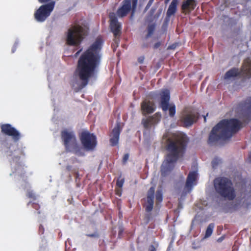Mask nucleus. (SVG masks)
Wrapping results in <instances>:
<instances>
[{
    "label": "nucleus",
    "instance_id": "nucleus-1",
    "mask_svg": "<svg viewBox=\"0 0 251 251\" xmlns=\"http://www.w3.org/2000/svg\"><path fill=\"white\" fill-rule=\"evenodd\" d=\"M103 42L101 37H98L78 58L75 74L81 83L76 92L84 88L88 84L89 79L95 76L101 62L100 51Z\"/></svg>",
    "mask_w": 251,
    "mask_h": 251
},
{
    "label": "nucleus",
    "instance_id": "nucleus-2",
    "mask_svg": "<svg viewBox=\"0 0 251 251\" xmlns=\"http://www.w3.org/2000/svg\"><path fill=\"white\" fill-rule=\"evenodd\" d=\"M188 142L185 135L179 136L174 140H168L166 148L167 153L160 167L161 176H168L174 169L177 161L184 156Z\"/></svg>",
    "mask_w": 251,
    "mask_h": 251
},
{
    "label": "nucleus",
    "instance_id": "nucleus-3",
    "mask_svg": "<svg viewBox=\"0 0 251 251\" xmlns=\"http://www.w3.org/2000/svg\"><path fill=\"white\" fill-rule=\"evenodd\" d=\"M241 127V123L237 119H225L217 124L211 131L208 144L215 145L220 140H226L231 137Z\"/></svg>",
    "mask_w": 251,
    "mask_h": 251
},
{
    "label": "nucleus",
    "instance_id": "nucleus-4",
    "mask_svg": "<svg viewBox=\"0 0 251 251\" xmlns=\"http://www.w3.org/2000/svg\"><path fill=\"white\" fill-rule=\"evenodd\" d=\"M214 186L216 192L225 199L232 201L236 197L232 183L228 178L225 177L216 178L214 180Z\"/></svg>",
    "mask_w": 251,
    "mask_h": 251
},
{
    "label": "nucleus",
    "instance_id": "nucleus-5",
    "mask_svg": "<svg viewBox=\"0 0 251 251\" xmlns=\"http://www.w3.org/2000/svg\"><path fill=\"white\" fill-rule=\"evenodd\" d=\"M61 138L67 152H73L76 155L83 156L85 153L78 145L75 132L65 129L61 132Z\"/></svg>",
    "mask_w": 251,
    "mask_h": 251
},
{
    "label": "nucleus",
    "instance_id": "nucleus-6",
    "mask_svg": "<svg viewBox=\"0 0 251 251\" xmlns=\"http://www.w3.org/2000/svg\"><path fill=\"white\" fill-rule=\"evenodd\" d=\"M88 28L85 26L75 25L68 29L66 43L68 45L78 46L88 34Z\"/></svg>",
    "mask_w": 251,
    "mask_h": 251
},
{
    "label": "nucleus",
    "instance_id": "nucleus-7",
    "mask_svg": "<svg viewBox=\"0 0 251 251\" xmlns=\"http://www.w3.org/2000/svg\"><path fill=\"white\" fill-rule=\"evenodd\" d=\"M160 105L163 111H169L170 117H174L176 112V105L174 103H169L170 100V93L168 89H164L160 93Z\"/></svg>",
    "mask_w": 251,
    "mask_h": 251
},
{
    "label": "nucleus",
    "instance_id": "nucleus-8",
    "mask_svg": "<svg viewBox=\"0 0 251 251\" xmlns=\"http://www.w3.org/2000/svg\"><path fill=\"white\" fill-rule=\"evenodd\" d=\"M109 27L113 33L114 39L111 46L118 47L120 42V36L121 34L122 26L118 22L117 17L113 13L109 14Z\"/></svg>",
    "mask_w": 251,
    "mask_h": 251
},
{
    "label": "nucleus",
    "instance_id": "nucleus-9",
    "mask_svg": "<svg viewBox=\"0 0 251 251\" xmlns=\"http://www.w3.org/2000/svg\"><path fill=\"white\" fill-rule=\"evenodd\" d=\"M55 6V1L42 5L35 12L34 17L36 21L38 22H44L50 15Z\"/></svg>",
    "mask_w": 251,
    "mask_h": 251
},
{
    "label": "nucleus",
    "instance_id": "nucleus-10",
    "mask_svg": "<svg viewBox=\"0 0 251 251\" xmlns=\"http://www.w3.org/2000/svg\"><path fill=\"white\" fill-rule=\"evenodd\" d=\"M80 141L85 150L93 151L97 144L96 136L88 131H82L79 136Z\"/></svg>",
    "mask_w": 251,
    "mask_h": 251
},
{
    "label": "nucleus",
    "instance_id": "nucleus-11",
    "mask_svg": "<svg viewBox=\"0 0 251 251\" xmlns=\"http://www.w3.org/2000/svg\"><path fill=\"white\" fill-rule=\"evenodd\" d=\"M198 119V113L189 108H185L180 117L179 121L183 126H191Z\"/></svg>",
    "mask_w": 251,
    "mask_h": 251
},
{
    "label": "nucleus",
    "instance_id": "nucleus-12",
    "mask_svg": "<svg viewBox=\"0 0 251 251\" xmlns=\"http://www.w3.org/2000/svg\"><path fill=\"white\" fill-rule=\"evenodd\" d=\"M138 0H124L122 6L117 11V14L119 17H124L132 9L133 12L137 6Z\"/></svg>",
    "mask_w": 251,
    "mask_h": 251
},
{
    "label": "nucleus",
    "instance_id": "nucleus-13",
    "mask_svg": "<svg viewBox=\"0 0 251 251\" xmlns=\"http://www.w3.org/2000/svg\"><path fill=\"white\" fill-rule=\"evenodd\" d=\"M0 128L3 134L12 137L15 142H18L21 138L20 133L10 124H3L1 126Z\"/></svg>",
    "mask_w": 251,
    "mask_h": 251
},
{
    "label": "nucleus",
    "instance_id": "nucleus-14",
    "mask_svg": "<svg viewBox=\"0 0 251 251\" xmlns=\"http://www.w3.org/2000/svg\"><path fill=\"white\" fill-rule=\"evenodd\" d=\"M161 117V114L157 112L152 116H148L146 118H143L141 123L144 128L149 129L152 126L157 124L160 121Z\"/></svg>",
    "mask_w": 251,
    "mask_h": 251
},
{
    "label": "nucleus",
    "instance_id": "nucleus-15",
    "mask_svg": "<svg viewBox=\"0 0 251 251\" xmlns=\"http://www.w3.org/2000/svg\"><path fill=\"white\" fill-rule=\"evenodd\" d=\"M155 188L153 186L151 187L147 192V198L145 200V203L143 204V207L147 212H150L152 211L154 199Z\"/></svg>",
    "mask_w": 251,
    "mask_h": 251
},
{
    "label": "nucleus",
    "instance_id": "nucleus-16",
    "mask_svg": "<svg viewBox=\"0 0 251 251\" xmlns=\"http://www.w3.org/2000/svg\"><path fill=\"white\" fill-rule=\"evenodd\" d=\"M141 110L143 116L152 114L155 110V104L152 101L145 100L141 103Z\"/></svg>",
    "mask_w": 251,
    "mask_h": 251
},
{
    "label": "nucleus",
    "instance_id": "nucleus-17",
    "mask_svg": "<svg viewBox=\"0 0 251 251\" xmlns=\"http://www.w3.org/2000/svg\"><path fill=\"white\" fill-rule=\"evenodd\" d=\"M13 146L11 144H8L6 142H3L0 145V153L1 155H5L6 156H12V159L14 160L18 158V156L13 157V151H15L16 149L12 150L11 148Z\"/></svg>",
    "mask_w": 251,
    "mask_h": 251
},
{
    "label": "nucleus",
    "instance_id": "nucleus-18",
    "mask_svg": "<svg viewBox=\"0 0 251 251\" xmlns=\"http://www.w3.org/2000/svg\"><path fill=\"white\" fill-rule=\"evenodd\" d=\"M198 177V174L196 171L189 172L185 183V188L191 191L194 185L196 184V180Z\"/></svg>",
    "mask_w": 251,
    "mask_h": 251
},
{
    "label": "nucleus",
    "instance_id": "nucleus-19",
    "mask_svg": "<svg viewBox=\"0 0 251 251\" xmlns=\"http://www.w3.org/2000/svg\"><path fill=\"white\" fill-rule=\"evenodd\" d=\"M120 132V124H117L112 131L111 137L109 140L111 146H115L118 144Z\"/></svg>",
    "mask_w": 251,
    "mask_h": 251
},
{
    "label": "nucleus",
    "instance_id": "nucleus-20",
    "mask_svg": "<svg viewBox=\"0 0 251 251\" xmlns=\"http://www.w3.org/2000/svg\"><path fill=\"white\" fill-rule=\"evenodd\" d=\"M241 72L245 77L248 78L251 77V60L250 59H246L244 61Z\"/></svg>",
    "mask_w": 251,
    "mask_h": 251
},
{
    "label": "nucleus",
    "instance_id": "nucleus-21",
    "mask_svg": "<svg viewBox=\"0 0 251 251\" xmlns=\"http://www.w3.org/2000/svg\"><path fill=\"white\" fill-rule=\"evenodd\" d=\"M196 5L197 3L195 0H186L182 2L181 9L183 12H191L195 8Z\"/></svg>",
    "mask_w": 251,
    "mask_h": 251
},
{
    "label": "nucleus",
    "instance_id": "nucleus-22",
    "mask_svg": "<svg viewBox=\"0 0 251 251\" xmlns=\"http://www.w3.org/2000/svg\"><path fill=\"white\" fill-rule=\"evenodd\" d=\"M178 0H172L166 13V18L169 19L171 16L174 15L176 12L177 5Z\"/></svg>",
    "mask_w": 251,
    "mask_h": 251
},
{
    "label": "nucleus",
    "instance_id": "nucleus-23",
    "mask_svg": "<svg viewBox=\"0 0 251 251\" xmlns=\"http://www.w3.org/2000/svg\"><path fill=\"white\" fill-rule=\"evenodd\" d=\"M240 75V72L239 70L236 68H233L228 70L225 75V79H229L231 77H234L239 76Z\"/></svg>",
    "mask_w": 251,
    "mask_h": 251
},
{
    "label": "nucleus",
    "instance_id": "nucleus-24",
    "mask_svg": "<svg viewBox=\"0 0 251 251\" xmlns=\"http://www.w3.org/2000/svg\"><path fill=\"white\" fill-rule=\"evenodd\" d=\"M242 106L249 114H251V97L248 98L243 103Z\"/></svg>",
    "mask_w": 251,
    "mask_h": 251
},
{
    "label": "nucleus",
    "instance_id": "nucleus-25",
    "mask_svg": "<svg viewBox=\"0 0 251 251\" xmlns=\"http://www.w3.org/2000/svg\"><path fill=\"white\" fill-rule=\"evenodd\" d=\"M214 226L215 225L214 223H211L208 226L205 231V233L204 235L205 238H208L211 235L213 231V229L214 228Z\"/></svg>",
    "mask_w": 251,
    "mask_h": 251
},
{
    "label": "nucleus",
    "instance_id": "nucleus-26",
    "mask_svg": "<svg viewBox=\"0 0 251 251\" xmlns=\"http://www.w3.org/2000/svg\"><path fill=\"white\" fill-rule=\"evenodd\" d=\"M156 204L161 203L163 200V194L161 190H157L155 194Z\"/></svg>",
    "mask_w": 251,
    "mask_h": 251
},
{
    "label": "nucleus",
    "instance_id": "nucleus-27",
    "mask_svg": "<svg viewBox=\"0 0 251 251\" xmlns=\"http://www.w3.org/2000/svg\"><path fill=\"white\" fill-rule=\"evenodd\" d=\"M155 28V24H151L148 25L147 29H148V34H147L146 36V38L148 39L151 36V35L153 34V33L154 31Z\"/></svg>",
    "mask_w": 251,
    "mask_h": 251
},
{
    "label": "nucleus",
    "instance_id": "nucleus-28",
    "mask_svg": "<svg viewBox=\"0 0 251 251\" xmlns=\"http://www.w3.org/2000/svg\"><path fill=\"white\" fill-rule=\"evenodd\" d=\"M125 182L124 178H118L116 181V186L119 187V188L121 189L122 188L123 184Z\"/></svg>",
    "mask_w": 251,
    "mask_h": 251
},
{
    "label": "nucleus",
    "instance_id": "nucleus-29",
    "mask_svg": "<svg viewBox=\"0 0 251 251\" xmlns=\"http://www.w3.org/2000/svg\"><path fill=\"white\" fill-rule=\"evenodd\" d=\"M26 196L28 198L32 199L33 200L36 199L35 195L32 191L28 190L26 192Z\"/></svg>",
    "mask_w": 251,
    "mask_h": 251
},
{
    "label": "nucleus",
    "instance_id": "nucleus-30",
    "mask_svg": "<svg viewBox=\"0 0 251 251\" xmlns=\"http://www.w3.org/2000/svg\"><path fill=\"white\" fill-rule=\"evenodd\" d=\"M151 218V213L147 214L145 215L144 220L146 224H148L150 222Z\"/></svg>",
    "mask_w": 251,
    "mask_h": 251
},
{
    "label": "nucleus",
    "instance_id": "nucleus-31",
    "mask_svg": "<svg viewBox=\"0 0 251 251\" xmlns=\"http://www.w3.org/2000/svg\"><path fill=\"white\" fill-rule=\"evenodd\" d=\"M86 235L87 237L92 238H98L99 236V233L97 232L92 234H87Z\"/></svg>",
    "mask_w": 251,
    "mask_h": 251
},
{
    "label": "nucleus",
    "instance_id": "nucleus-32",
    "mask_svg": "<svg viewBox=\"0 0 251 251\" xmlns=\"http://www.w3.org/2000/svg\"><path fill=\"white\" fill-rule=\"evenodd\" d=\"M220 160L218 158H214L212 161V165L213 168L216 167L218 164Z\"/></svg>",
    "mask_w": 251,
    "mask_h": 251
},
{
    "label": "nucleus",
    "instance_id": "nucleus-33",
    "mask_svg": "<svg viewBox=\"0 0 251 251\" xmlns=\"http://www.w3.org/2000/svg\"><path fill=\"white\" fill-rule=\"evenodd\" d=\"M129 158V154L126 153L123 158L122 162L123 164H126Z\"/></svg>",
    "mask_w": 251,
    "mask_h": 251
},
{
    "label": "nucleus",
    "instance_id": "nucleus-34",
    "mask_svg": "<svg viewBox=\"0 0 251 251\" xmlns=\"http://www.w3.org/2000/svg\"><path fill=\"white\" fill-rule=\"evenodd\" d=\"M154 0H149V2H148L147 5L145 7V11H147L151 6L152 5Z\"/></svg>",
    "mask_w": 251,
    "mask_h": 251
},
{
    "label": "nucleus",
    "instance_id": "nucleus-35",
    "mask_svg": "<svg viewBox=\"0 0 251 251\" xmlns=\"http://www.w3.org/2000/svg\"><path fill=\"white\" fill-rule=\"evenodd\" d=\"M144 59H145V57L144 56H140L138 58V61L139 63L140 64H142L144 62Z\"/></svg>",
    "mask_w": 251,
    "mask_h": 251
},
{
    "label": "nucleus",
    "instance_id": "nucleus-36",
    "mask_svg": "<svg viewBox=\"0 0 251 251\" xmlns=\"http://www.w3.org/2000/svg\"><path fill=\"white\" fill-rule=\"evenodd\" d=\"M161 46V43L160 42H156L153 46L154 49H158Z\"/></svg>",
    "mask_w": 251,
    "mask_h": 251
},
{
    "label": "nucleus",
    "instance_id": "nucleus-37",
    "mask_svg": "<svg viewBox=\"0 0 251 251\" xmlns=\"http://www.w3.org/2000/svg\"><path fill=\"white\" fill-rule=\"evenodd\" d=\"M149 251H156V248L154 246L151 245L149 247Z\"/></svg>",
    "mask_w": 251,
    "mask_h": 251
},
{
    "label": "nucleus",
    "instance_id": "nucleus-38",
    "mask_svg": "<svg viewBox=\"0 0 251 251\" xmlns=\"http://www.w3.org/2000/svg\"><path fill=\"white\" fill-rule=\"evenodd\" d=\"M32 207H33L34 208H35V209H37H37L39 208L40 206H39V205L38 204H37V203H33L32 204Z\"/></svg>",
    "mask_w": 251,
    "mask_h": 251
},
{
    "label": "nucleus",
    "instance_id": "nucleus-39",
    "mask_svg": "<svg viewBox=\"0 0 251 251\" xmlns=\"http://www.w3.org/2000/svg\"><path fill=\"white\" fill-rule=\"evenodd\" d=\"M116 194L119 196H121V194H122V190L121 189H118V190H116Z\"/></svg>",
    "mask_w": 251,
    "mask_h": 251
},
{
    "label": "nucleus",
    "instance_id": "nucleus-40",
    "mask_svg": "<svg viewBox=\"0 0 251 251\" xmlns=\"http://www.w3.org/2000/svg\"><path fill=\"white\" fill-rule=\"evenodd\" d=\"M50 0H38V1L40 2V3H45V2H47L49 1H50Z\"/></svg>",
    "mask_w": 251,
    "mask_h": 251
},
{
    "label": "nucleus",
    "instance_id": "nucleus-41",
    "mask_svg": "<svg viewBox=\"0 0 251 251\" xmlns=\"http://www.w3.org/2000/svg\"><path fill=\"white\" fill-rule=\"evenodd\" d=\"M155 10V9H154V8H151V14H152L154 12Z\"/></svg>",
    "mask_w": 251,
    "mask_h": 251
},
{
    "label": "nucleus",
    "instance_id": "nucleus-42",
    "mask_svg": "<svg viewBox=\"0 0 251 251\" xmlns=\"http://www.w3.org/2000/svg\"><path fill=\"white\" fill-rule=\"evenodd\" d=\"M81 51V50H78L77 52H76V54H78L80 51Z\"/></svg>",
    "mask_w": 251,
    "mask_h": 251
},
{
    "label": "nucleus",
    "instance_id": "nucleus-43",
    "mask_svg": "<svg viewBox=\"0 0 251 251\" xmlns=\"http://www.w3.org/2000/svg\"><path fill=\"white\" fill-rule=\"evenodd\" d=\"M170 1V0H165V2L166 3H167L168 2H169Z\"/></svg>",
    "mask_w": 251,
    "mask_h": 251
},
{
    "label": "nucleus",
    "instance_id": "nucleus-44",
    "mask_svg": "<svg viewBox=\"0 0 251 251\" xmlns=\"http://www.w3.org/2000/svg\"><path fill=\"white\" fill-rule=\"evenodd\" d=\"M31 203V202H29L28 203H27V205H28L30 203Z\"/></svg>",
    "mask_w": 251,
    "mask_h": 251
},
{
    "label": "nucleus",
    "instance_id": "nucleus-45",
    "mask_svg": "<svg viewBox=\"0 0 251 251\" xmlns=\"http://www.w3.org/2000/svg\"><path fill=\"white\" fill-rule=\"evenodd\" d=\"M41 227H42V225H40V228Z\"/></svg>",
    "mask_w": 251,
    "mask_h": 251
},
{
    "label": "nucleus",
    "instance_id": "nucleus-46",
    "mask_svg": "<svg viewBox=\"0 0 251 251\" xmlns=\"http://www.w3.org/2000/svg\"><path fill=\"white\" fill-rule=\"evenodd\" d=\"M143 47H147V46H144Z\"/></svg>",
    "mask_w": 251,
    "mask_h": 251
}]
</instances>
